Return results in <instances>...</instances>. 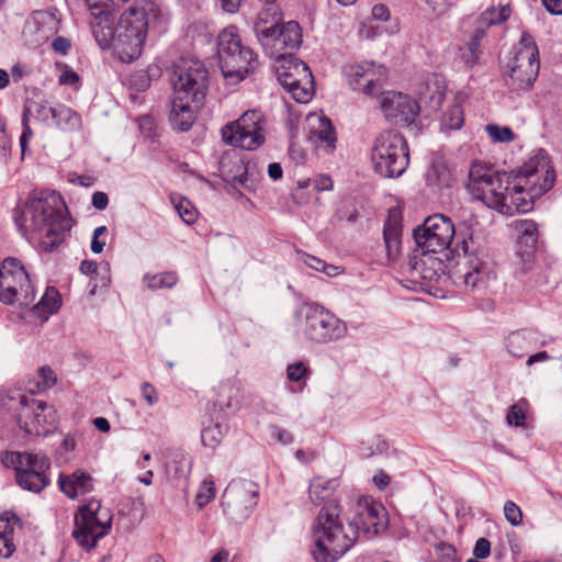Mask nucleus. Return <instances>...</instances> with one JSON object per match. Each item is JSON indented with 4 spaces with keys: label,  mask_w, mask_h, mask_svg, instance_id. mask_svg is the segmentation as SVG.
<instances>
[{
    "label": "nucleus",
    "mask_w": 562,
    "mask_h": 562,
    "mask_svg": "<svg viewBox=\"0 0 562 562\" xmlns=\"http://www.w3.org/2000/svg\"><path fill=\"white\" fill-rule=\"evenodd\" d=\"M276 75L280 85L299 103L308 102L314 94V80L310 67L293 57L278 60Z\"/></svg>",
    "instance_id": "16"
},
{
    "label": "nucleus",
    "mask_w": 562,
    "mask_h": 562,
    "mask_svg": "<svg viewBox=\"0 0 562 562\" xmlns=\"http://www.w3.org/2000/svg\"><path fill=\"white\" fill-rule=\"evenodd\" d=\"M491 554V542L486 538H479L473 548V555L476 559H486Z\"/></svg>",
    "instance_id": "51"
},
{
    "label": "nucleus",
    "mask_w": 562,
    "mask_h": 562,
    "mask_svg": "<svg viewBox=\"0 0 562 562\" xmlns=\"http://www.w3.org/2000/svg\"><path fill=\"white\" fill-rule=\"evenodd\" d=\"M112 522V515L100 501L92 499L79 509L75 517L72 537L86 550L93 549L105 537Z\"/></svg>",
    "instance_id": "12"
},
{
    "label": "nucleus",
    "mask_w": 562,
    "mask_h": 562,
    "mask_svg": "<svg viewBox=\"0 0 562 562\" xmlns=\"http://www.w3.org/2000/svg\"><path fill=\"white\" fill-rule=\"evenodd\" d=\"M402 235V212L398 207L389 210L386 221L383 228V238L387 258L394 259L400 252Z\"/></svg>",
    "instance_id": "25"
},
{
    "label": "nucleus",
    "mask_w": 562,
    "mask_h": 562,
    "mask_svg": "<svg viewBox=\"0 0 562 562\" xmlns=\"http://www.w3.org/2000/svg\"><path fill=\"white\" fill-rule=\"evenodd\" d=\"M52 119L53 125L63 131H74L80 125V116L70 108L59 104L55 106Z\"/></svg>",
    "instance_id": "35"
},
{
    "label": "nucleus",
    "mask_w": 562,
    "mask_h": 562,
    "mask_svg": "<svg viewBox=\"0 0 562 562\" xmlns=\"http://www.w3.org/2000/svg\"><path fill=\"white\" fill-rule=\"evenodd\" d=\"M427 4L436 16L446 15L453 5V3L448 0H428Z\"/></svg>",
    "instance_id": "49"
},
{
    "label": "nucleus",
    "mask_w": 562,
    "mask_h": 562,
    "mask_svg": "<svg viewBox=\"0 0 562 562\" xmlns=\"http://www.w3.org/2000/svg\"><path fill=\"white\" fill-rule=\"evenodd\" d=\"M142 396L148 404V406H154L158 402V393L153 384L149 382H144L140 386Z\"/></svg>",
    "instance_id": "53"
},
{
    "label": "nucleus",
    "mask_w": 562,
    "mask_h": 562,
    "mask_svg": "<svg viewBox=\"0 0 562 562\" xmlns=\"http://www.w3.org/2000/svg\"><path fill=\"white\" fill-rule=\"evenodd\" d=\"M31 113L35 112V117L40 122L49 125L54 115L55 106H50L47 102H31Z\"/></svg>",
    "instance_id": "42"
},
{
    "label": "nucleus",
    "mask_w": 562,
    "mask_h": 562,
    "mask_svg": "<svg viewBox=\"0 0 562 562\" xmlns=\"http://www.w3.org/2000/svg\"><path fill=\"white\" fill-rule=\"evenodd\" d=\"M265 7L258 12L254 23V31L258 41L281 26V11L276 1H263Z\"/></svg>",
    "instance_id": "27"
},
{
    "label": "nucleus",
    "mask_w": 562,
    "mask_h": 562,
    "mask_svg": "<svg viewBox=\"0 0 562 562\" xmlns=\"http://www.w3.org/2000/svg\"><path fill=\"white\" fill-rule=\"evenodd\" d=\"M215 497V485L212 481H204L196 494V504L199 507L207 505Z\"/></svg>",
    "instance_id": "45"
},
{
    "label": "nucleus",
    "mask_w": 562,
    "mask_h": 562,
    "mask_svg": "<svg viewBox=\"0 0 562 562\" xmlns=\"http://www.w3.org/2000/svg\"><path fill=\"white\" fill-rule=\"evenodd\" d=\"M60 491L74 499L93 490V477L83 470H76L71 474H60L58 477Z\"/></svg>",
    "instance_id": "24"
},
{
    "label": "nucleus",
    "mask_w": 562,
    "mask_h": 562,
    "mask_svg": "<svg viewBox=\"0 0 562 562\" xmlns=\"http://www.w3.org/2000/svg\"><path fill=\"white\" fill-rule=\"evenodd\" d=\"M515 226L519 234L517 239L518 249L516 251L515 273L516 276H525L531 270L535 262L538 228L537 224L531 220L518 221Z\"/></svg>",
    "instance_id": "22"
},
{
    "label": "nucleus",
    "mask_w": 562,
    "mask_h": 562,
    "mask_svg": "<svg viewBox=\"0 0 562 562\" xmlns=\"http://www.w3.org/2000/svg\"><path fill=\"white\" fill-rule=\"evenodd\" d=\"M371 161L375 172L381 177L402 176L409 165V151L405 137L394 130L380 133L371 149Z\"/></svg>",
    "instance_id": "6"
},
{
    "label": "nucleus",
    "mask_w": 562,
    "mask_h": 562,
    "mask_svg": "<svg viewBox=\"0 0 562 562\" xmlns=\"http://www.w3.org/2000/svg\"><path fill=\"white\" fill-rule=\"evenodd\" d=\"M34 299V285L24 266L16 258L4 259L0 268V301L29 306Z\"/></svg>",
    "instance_id": "13"
},
{
    "label": "nucleus",
    "mask_w": 562,
    "mask_h": 562,
    "mask_svg": "<svg viewBox=\"0 0 562 562\" xmlns=\"http://www.w3.org/2000/svg\"><path fill=\"white\" fill-rule=\"evenodd\" d=\"M506 419L509 425L519 427L524 426L526 416L522 408L519 405L514 404L510 406Z\"/></svg>",
    "instance_id": "47"
},
{
    "label": "nucleus",
    "mask_w": 562,
    "mask_h": 562,
    "mask_svg": "<svg viewBox=\"0 0 562 562\" xmlns=\"http://www.w3.org/2000/svg\"><path fill=\"white\" fill-rule=\"evenodd\" d=\"M260 44L271 59L281 60L294 56L302 44V30L297 22L289 21L269 33Z\"/></svg>",
    "instance_id": "19"
},
{
    "label": "nucleus",
    "mask_w": 562,
    "mask_h": 562,
    "mask_svg": "<svg viewBox=\"0 0 562 562\" xmlns=\"http://www.w3.org/2000/svg\"><path fill=\"white\" fill-rule=\"evenodd\" d=\"M13 221L21 235L30 243H38L45 251H53L71 229L61 196L56 192H32L23 204L13 209Z\"/></svg>",
    "instance_id": "3"
},
{
    "label": "nucleus",
    "mask_w": 562,
    "mask_h": 562,
    "mask_svg": "<svg viewBox=\"0 0 562 562\" xmlns=\"http://www.w3.org/2000/svg\"><path fill=\"white\" fill-rule=\"evenodd\" d=\"M216 47L222 74L234 82L245 79L258 64L256 53L244 45L235 25H229L218 33Z\"/></svg>",
    "instance_id": "5"
},
{
    "label": "nucleus",
    "mask_w": 562,
    "mask_h": 562,
    "mask_svg": "<svg viewBox=\"0 0 562 562\" xmlns=\"http://www.w3.org/2000/svg\"><path fill=\"white\" fill-rule=\"evenodd\" d=\"M311 373V369L302 361H296L286 367L288 380L297 383L300 391L306 386Z\"/></svg>",
    "instance_id": "39"
},
{
    "label": "nucleus",
    "mask_w": 562,
    "mask_h": 562,
    "mask_svg": "<svg viewBox=\"0 0 562 562\" xmlns=\"http://www.w3.org/2000/svg\"><path fill=\"white\" fill-rule=\"evenodd\" d=\"M350 88L367 97H379L387 78L386 68L373 61L351 65L347 70Z\"/></svg>",
    "instance_id": "20"
},
{
    "label": "nucleus",
    "mask_w": 562,
    "mask_h": 562,
    "mask_svg": "<svg viewBox=\"0 0 562 562\" xmlns=\"http://www.w3.org/2000/svg\"><path fill=\"white\" fill-rule=\"evenodd\" d=\"M173 463L178 464L175 468L176 475H186L191 465V461L188 456L182 452H179L175 456Z\"/></svg>",
    "instance_id": "56"
},
{
    "label": "nucleus",
    "mask_w": 562,
    "mask_h": 562,
    "mask_svg": "<svg viewBox=\"0 0 562 562\" xmlns=\"http://www.w3.org/2000/svg\"><path fill=\"white\" fill-rule=\"evenodd\" d=\"M380 109L387 121L412 125L419 114V105L408 94L396 91H383L380 95Z\"/></svg>",
    "instance_id": "21"
},
{
    "label": "nucleus",
    "mask_w": 562,
    "mask_h": 562,
    "mask_svg": "<svg viewBox=\"0 0 562 562\" xmlns=\"http://www.w3.org/2000/svg\"><path fill=\"white\" fill-rule=\"evenodd\" d=\"M1 461L14 470L16 484L25 491L40 493L50 484V460L44 453L9 451Z\"/></svg>",
    "instance_id": "7"
},
{
    "label": "nucleus",
    "mask_w": 562,
    "mask_h": 562,
    "mask_svg": "<svg viewBox=\"0 0 562 562\" xmlns=\"http://www.w3.org/2000/svg\"><path fill=\"white\" fill-rule=\"evenodd\" d=\"M267 117L260 110H248L239 119L221 130L225 144L245 150H255L266 142Z\"/></svg>",
    "instance_id": "11"
},
{
    "label": "nucleus",
    "mask_w": 562,
    "mask_h": 562,
    "mask_svg": "<svg viewBox=\"0 0 562 562\" xmlns=\"http://www.w3.org/2000/svg\"><path fill=\"white\" fill-rule=\"evenodd\" d=\"M457 249L463 252L451 272L453 282L465 292L484 291L491 280L486 262L474 251L472 235L458 241Z\"/></svg>",
    "instance_id": "9"
},
{
    "label": "nucleus",
    "mask_w": 562,
    "mask_h": 562,
    "mask_svg": "<svg viewBox=\"0 0 562 562\" xmlns=\"http://www.w3.org/2000/svg\"><path fill=\"white\" fill-rule=\"evenodd\" d=\"M30 115H31V108L24 106L23 114H22L23 131H22L21 136L24 138H27V139H31L33 136V132H32V130L30 127V123H29Z\"/></svg>",
    "instance_id": "61"
},
{
    "label": "nucleus",
    "mask_w": 562,
    "mask_h": 562,
    "mask_svg": "<svg viewBox=\"0 0 562 562\" xmlns=\"http://www.w3.org/2000/svg\"><path fill=\"white\" fill-rule=\"evenodd\" d=\"M91 204L93 205L94 209H97L99 211L105 210L109 205V198H108L106 193L101 192V191L94 192L92 194Z\"/></svg>",
    "instance_id": "59"
},
{
    "label": "nucleus",
    "mask_w": 562,
    "mask_h": 562,
    "mask_svg": "<svg viewBox=\"0 0 562 562\" xmlns=\"http://www.w3.org/2000/svg\"><path fill=\"white\" fill-rule=\"evenodd\" d=\"M338 486V479L315 476L311 480L308 485V498L315 506L323 504L322 507H324L329 502H337L336 499H331V497Z\"/></svg>",
    "instance_id": "29"
},
{
    "label": "nucleus",
    "mask_w": 562,
    "mask_h": 562,
    "mask_svg": "<svg viewBox=\"0 0 562 562\" xmlns=\"http://www.w3.org/2000/svg\"><path fill=\"white\" fill-rule=\"evenodd\" d=\"M512 54L505 65L507 83L516 90L528 89L536 80L540 68L539 50L533 36L524 32Z\"/></svg>",
    "instance_id": "10"
},
{
    "label": "nucleus",
    "mask_w": 562,
    "mask_h": 562,
    "mask_svg": "<svg viewBox=\"0 0 562 562\" xmlns=\"http://www.w3.org/2000/svg\"><path fill=\"white\" fill-rule=\"evenodd\" d=\"M342 507L329 502L322 507L312 526L316 562H336L358 541L360 533L367 538L376 536L386 525L384 507L367 497L358 501L355 517L344 522Z\"/></svg>",
    "instance_id": "1"
},
{
    "label": "nucleus",
    "mask_w": 562,
    "mask_h": 562,
    "mask_svg": "<svg viewBox=\"0 0 562 562\" xmlns=\"http://www.w3.org/2000/svg\"><path fill=\"white\" fill-rule=\"evenodd\" d=\"M510 184L509 176L481 162L470 167L467 189L473 199L501 213Z\"/></svg>",
    "instance_id": "8"
},
{
    "label": "nucleus",
    "mask_w": 562,
    "mask_h": 562,
    "mask_svg": "<svg viewBox=\"0 0 562 562\" xmlns=\"http://www.w3.org/2000/svg\"><path fill=\"white\" fill-rule=\"evenodd\" d=\"M535 334L531 331L512 333L507 338V350L514 357L521 358L532 348Z\"/></svg>",
    "instance_id": "34"
},
{
    "label": "nucleus",
    "mask_w": 562,
    "mask_h": 562,
    "mask_svg": "<svg viewBox=\"0 0 562 562\" xmlns=\"http://www.w3.org/2000/svg\"><path fill=\"white\" fill-rule=\"evenodd\" d=\"M38 376L41 382L36 383V391H46L53 387L57 383V376L55 372L47 366L41 367L38 370Z\"/></svg>",
    "instance_id": "44"
},
{
    "label": "nucleus",
    "mask_w": 562,
    "mask_h": 562,
    "mask_svg": "<svg viewBox=\"0 0 562 562\" xmlns=\"http://www.w3.org/2000/svg\"><path fill=\"white\" fill-rule=\"evenodd\" d=\"M512 10L509 5H501L499 8L491 7L480 14L476 19L475 29L486 31L493 26L505 22L510 16Z\"/></svg>",
    "instance_id": "33"
},
{
    "label": "nucleus",
    "mask_w": 562,
    "mask_h": 562,
    "mask_svg": "<svg viewBox=\"0 0 562 562\" xmlns=\"http://www.w3.org/2000/svg\"><path fill=\"white\" fill-rule=\"evenodd\" d=\"M438 551L440 557L445 560V562H457V551L454 547L448 543H441L438 547Z\"/></svg>",
    "instance_id": "58"
},
{
    "label": "nucleus",
    "mask_w": 562,
    "mask_h": 562,
    "mask_svg": "<svg viewBox=\"0 0 562 562\" xmlns=\"http://www.w3.org/2000/svg\"><path fill=\"white\" fill-rule=\"evenodd\" d=\"M504 516L512 526H519L522 522V512L513 501H507L504 505Z\"/></svg>",
    "instance_id": "46"
},
{
    "label": "nucleus",
    "mask_w": 562,
    "mask_h": 562,
    "mask_svg": "<svg viewBox=\"0 0 562 562\" xmlns=\"http://www.w3.org/2000/svg\"><path fill=\"white\" fill-rule=\"evenodd\" d=\"M223 439V431L220 424L204 427L201 432V440L205 447L215 448Z\"/></svg>",
    "instance_id": "41"
},
{
    "label": "nucleus",
    "mask_w": 562,
    "mask_h": 562,
    "mask_svg": "<svg viewBox=\"0 0 562 562\" xmlns=\"http://www.w3.org/2000/svg\"><path fill=\"white\" fill-rule=\"evenodd\" d=\"M314 188L317 191H330L333 190L334 182L329 176L319 175L314 179Z\"/></svg>",
    "instance_id": "57"
},
{
    "label": "nucleus",
    "mask_w": 562,
    "mask_h": 562,
    "mask_svg": "<svg viewBox=\"0 0 562 562\" xmlns=\"http://www.w3.org/2000/svg\"><path fill=\"white\" fill-rule=\"evenodd\" d=\"M464 121L463 110L460 104L448 106L441 116V127L446 130H459Z\"/></svg>",
    "instance_id": "38"
},
{
    "label": "nucleus",
    "mask_w": 562,
    "mask_h": 562,
    "mask_svg": "<svg viewBox=\"0 0 562 562\" xmlns=\"http://www.w3.org/2000/svg\"><path fill=\"white\" fill-rule=\"evenodd\" d=\"M85 3L91 15L92 34L101 49L113 47L123 63H132L142 55L148 14L154 9L151 2L128 7L116 23L113 0H85Z\"/></svg>",
    "instance_id": "2"
},
{
    "label": "nucleus",
    "mask_w": 562,
    "mask_h": 562,
    "mask_svg": "<svg viewBox=\"0 0 562 562\" xmlns=\"http://www.w3.org/2000/svg\"><path fill=\"white\" fill-rule=\"evenodd\" d=\"M546 10L554 15H562V0H541Z\"/></svg>",
    "instance_id": "62"
},
{
    "label": "nucleus",
    "mask_w": 562,
    "mask_h": 562,
    "mask_svg": "<svg viewBox=\"0 0 562 562\" xmlns=\"http://www.w3.org/2000/svg\"><path fill=\"white\" fill-rule=\"evenodd\" d=\"M525 184L519 180L510 182L508 191H506L504 201V207L501 209V213L507 216H512L515 213H526L532 210L533 202L538 196H531L529 190H526Z\"/></svg>",
    "instance_id": "23"
},
{
    "label": "nucleus",
    "mask_w": 562,
    "mask_h": 562,
    "mask_svg": "<svg viewBox=\"0 0 562 562\" xmlns=\"http://www.w3.org/2000/svg\"><path fill=\"white\" fill-rule=\"evenodd\" d=\"M131 82L138 91H144L150 86V75L143 69L138 70L132 75Z\"/></svg>",
    "instance_id": "48"
},
{
    "label": "nucleus",
    "mask_w": 562,
    "mask_h": 562,
    "mask_svg": "<svg viewBox=\"0 0 562 562\" xmlns=\"http://www.w3.org/2000/svg\"><path fill=\"white\" fill-rule=\"evenodd\" d=\"M294 319L297 334L315 345L339 341L348 333L346 322L316 302L301 305L294 312Z\"/></svg>",
    "instance_id": "4"
},
{
    "label": "nucleus",
    "mask_w": 562,
    "mask_h": 562,
    "mask_svg": "<svg viewBox=\"0 0 562 562\" xmlns=\"http://www.w3.org/2000/svg\"><path fill=\"white\" fill-rule=\"evenodd\" d=\"M16 519L0 516V557L9 558L15 550L13 531Z\"/></svg>",
    "instance_id": "36"
},
{
    "label": "nucleus",
    "mask_w": 562,
    "mask_h": 562,
    "mask_svg": "<svg viewBox=\"0 0 562 562\" xmlns=\"http://www.w3.org/2000/svg\"><path fill=\"white\" fill-rule=\"evenodd\" d=\"M485 132L495 143H510L516 138L513 130L508 126L487 124L485 126Z\"/></svg>",
    "instance_id": "40"
},
{
    "label": "nucleus",
    "mask_w": 562,
    "mask_h": 562,
    "mask_svg": "<svg viewBox=\"0 0 562 562\" xmlns=\"http://www.w3.org/2000/svg\"><path fill=\"white\" fill-rule=\"evenodd\" d=\"M106 226H99L93 231L91 240V251L94 254H101L105 246V240H101L100 237L106 233Z\"/></svg>",
    "instance_id": "50"
},
{
    "label": "nucleus",
    "mask_w": 562,
    "mask_h": 562,
    "mask_svg": "<svg viewBox=\"0 0 562 562\" xmlns=\"http://www.w3.org/2000/svg\"><path fill=\"white\" fill-rule=\"evenodd\" d=\"M270 430H271L272 438H274L277 441H279L282 445H289L293 441L292 434L284 428L273 425L270 427Z\"/></svg>",
    "instance_id": "54"
},
{
    "label": "nucleus",
    "mask_w": 562,
    "mask_h": 562,
    "mask_svg": "<svg viewBox=\"0 0 562 562\" xmlns=\"http://www.w3.org/2000/svg\"><path fill=\"white\" fill-rule=\"evenodd\" d=\"M456 235L451 220L442 214L427 217L423 225L415 229L414 238L425 252L438 254L446 250Z\"/></svg>",
    "instance_id": "18"
},
{
    "label": "nucleus",
    "mask_w": 562,
    "mask_h": 562,
    "mask_svg": "<svg viewBox=\"0 0 562 562\" xmlns=\"http://www.w3.org/2000/svg\"><path fill=\"white\" fill-rule=\"evenodd\" d=\"M486 36L482 29H475L464 35L463 43L458 47L457 58L467 67L475 66L482 55L481 42Z\"/></svg>",
    "instance_id": "28"
},
{
    "label": "nucleus",
    "mask_w": 562,
    "mask_h": 562,
    "mask_svg": "<svg viewBox=\"0 0 562 562\" xmlns=\"http://www.w3.org/2000/svg\"><path fill=\"white\" fill-rule=\"evenodd\" d=\"M61 306V296L55 286H47L41 300L32 307V313L41 322H46L49 316L56 314Z\"/></svg>",
    "instance_id": "31"
},
{
    "label": "nucleus",
    "mask_w": 562,
    "mask_h": 562,
    "mask_svg": "<svg viewBox=\"0 0 562 562\" xmlns=\"http://www.w3.org/2000/svg\"><path fill=\"white\" fill-rule=\"evenodd\" d=\"M244 0H220L221 8L226 13L238 12Z\"/></svg>",
    "instance_id": "63"
},
{
    "label": "nucleus",
    "mask_w": 562,
    "mask_h": 562,
    "mask_svg": "<svg viewBox=\"0 0 562 562\" xmlns=\"http://www.w3.org/2000/svg\"><path fill=\"white\" fill-rule=\"evenodd\" d=\"M16 422L25 434L45 436L57 425V412L46 402L27 394H18Z\"/></svg>",
    "instance_id": "14"
},
{
    "label": "nucleus",
    "mask_w": 562,
    "mask_h": 562,
    "mask_svg": "<svg viewBox=\"0 0 562 562\" xmlns=\"http://www.w3.org/2000/svg\"><path fill=\"white\" fill-rule=\"evenodd\" d=\"M308 123L311 135L317 140L325 143L329 150H334L337 136L331 121L324 115L313 114L308 116Z\"/></svg>",
    "instance_id": "30"
},
{
    "label": "nucleus",
    "mask_w": 562,
    "mask_h": 562,
    "mask_svg": "<svg viewBox=\"0 0 562 562\" xmlns=\"http://www.w3.org/2000/svg\"><path fill=\"white\" fill-rule=\"evenodd\" d=\"M372 16L374 20L387 21L390 19L389 8L384 4H375L372 8Z\"/></svg>",
    "instance_id": "64"
},
{
    "label": "nucleus",
    "mask_w": 562,
    "mask_h": 562,
    "mask_svg": "<svg viewBox=\"0 0 562 562\" xmlns=\"http://www.w3.org/2000/svg\"><path fill=\"white\" fill-rule=\"evenodd\" d=\"M143 282L147 289L151 291L160 289H171L178 282V274L173 271H166L161 273H146L143 277Z\"/></svg>",
    "instance_id": "37"
},
{
    "label": "nucleus",
    "mask_w": 562,
    "mask_h": 562,
    "mask_svg": "<svg viewBox=\"0 0 562 562\" xmlns=\"http://www.w3.org/2000/svg\"><path fill=\"white\" fill-rule=\"evenodd\" d=\"M240 403V390L234 383L226 381L217 386V398L215 405L221 411L235 409Z\"/></svg>",
    "instance_id": "32"
},
{
    "label": "nucleus",
    "mask_w": 562,
    "mask_h": 562,
    "mask_svg": "<svg viewBox=\"0 0 562 562\" xmlns=\"http://www.w3.org/2000/svg\"><path fill=\"white\" fill-rule=\"evenodd\" d=\"M78 81H79L78 74L68 67H65L64 71L59 76L60 85L72 86V85L77 83Z\"/></svg>",
    "instance_id": "60"
},
{
    "label": "nucleus",
    "mask_w": 562,
    "mask_h": 562,
    "mask_svg": "<svg viewBox=\"0 0 562 562\" xmlns=\"http://www.w3.org/2000/svg\"><path fill=\"white\" fill-rule=\"evenodd\" d=\"M299 256H300L301 261L308 268L316 270V271H322L323 269H325L324 260H322L315 256L305 254V252H300Z\"/></svg>",
    "instance_id": "55"
},
{
    "label": "nucleus",
    "mask_w": 562,
    "mask_h": 562,
    "mask_svg": "<svg viewBox=\"0 0 562 562\" xmlns=\"http://www.w3.org/2000/svg\"><path fill=\"white\" fill-rule=\"evenodd\" d=\"M427 184L430 187H449L448 179H441L439 169L437 167H431L426 176Z\"/></svg>",
    "instance_id": "52"
},
{
    "label": "nucleus",
    "mask_w": 562,
    "mask_h": 562,
    "mask_svg": "<svg viewBox=\"0 0 562 562\" xmlns=\"http://www.w3.org/2000/svg\"><path fill=\"white\" fill-rule=\"evenodd\" d=\"M529 190L531 196H542L555 182V172L543 149H539L518 170L515 176Z\"/></svg>",
    "instance_id": "17"
},
{
    "label": "nucleus",
    "mask_w": 562,
    "mask_h": 562,
    "mask_svg": "<svg viewBox=\"0 0 562 562\" xmlns=\"http://www.w3.org/2000/svg\"><path fill=\"white\" fill-rule=\"evenodd\" d=\"M173 203L179 216L186 224L195 223L198 213L189 200L181 198L178 202Z\"/></svg>",
    "instance_id": "43"
},
{
    "label": "nucleus",
    "mask_w": 562,
    "mask_h": 562,
    "mask_svg": "<svg viewBox=\"0 0 562 562\" xmlns=\"http://www.w3.org/2000/svg\"><path fill=\"white\" fill-rule=\"evenodd\" d=\"M192 104H194L193 101L173 97L169 112V123L172 130L188 132L192 127L196 120V112Z\"/></svg>",
    "instance_id": "26"
},
{
    "label": "nucleus",
    "mask_w": 562,
    "mask_h": 562,
    "mask_svg": "<svg viewBox=\"0 0 562 562\" xmlns=\"http://www.w3.org/2000/svg\"><path fill=\"white\" fill-rule=\"evenodd\" d=\"M207 81V70L200 60H182L175 66L171 76L173 97L193 101L199 108L205 99Z\"/></svg>",
    "instance_id": "15"
}]
</instances>
